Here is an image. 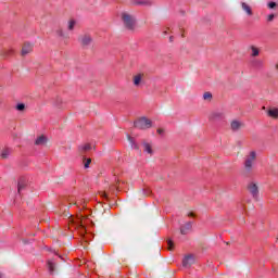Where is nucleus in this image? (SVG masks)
Segmentation results:
<instances>
[{"mask_svg": "<svg viewBox=\"0 0 278 278\" xmlns=\"http://www.w3.org/2000/svg\"><path fill=\"white\" fill-rule=\"evenodd\" d=\"M121 190V178H118L116 175L112 176V179L109 181L108 186L105 187L104 191H99L100 197L104 201H109L110 197L108 195V192H111L114 194V192H118Z\"/></svg>", "mask_w": 278, "mask_h": 278, "instance_id": "1", "label": "nucleus"}, {"mask_svg": "<svg viewBox=\"0 0 278 278\" xmlns=\"http://www.w3.org/2000/svg\"><path fill=\"white\" fill-rule=\"evenodd\" d=\"M119 16L125 29H128V31L136 29V16L134 14L123 11Z\"/></svg>", "mask_w": 278, "mask_h": 278, "instance_id": "2", "label": "nucleus"}, {"mask_svg": "<svg viewBox=\"0 0 278 278\" xmlns=\"http://www.w3.org/2000/svg\"><path fill=\"white\" fill-rule=\"evenodd\" d=\"M255 162H257V152L255 150H252L244 157L243 166L245 173H251L253 170Z\"/></svg>", "mask_w": 278, "mask_h": 278, "instance_id": "3", "label": "nucleus"}, {"mask_svg": "<svg viewBox=\"0 0 278 278\" xmlns=\"http://www.w3.org/2000/svg\"><path fill=\"white\" fill-rule=\"evenodd\" d=\"M225 118V111L222 110H216L208 114V121L211 123H224Z\"/></svg>", "mask_w": 278, "mask_h": 278, "instance_id": "4", "label": "nucleus"}, {"mask_svg": "<svg viewBox=\"0 0 278 278\" xmlns=\"http://www.w3.org/2000/svg\"><path fill=\"white\" fill-rule=\"evenodd\" d=\"M135 127L137 129H151L152 127L151 119L147 117H141L135 122Z\"/></svg>", "mask_w": 278, "mask_h": 278, "instance_id": "5", "label": "nucleus"}, {"mask_svg": "<svg viewBox=\"0 0 278 278\" xmlns=\"http://www.w3.org/2000/svg\"><path fill=\"white\" fill-rule=\"evenodd\" d=\"M248 191L250 192L254 201H260V187L257 186V184L250 182L248 185Z\"/></svg>", "mask_w": 278, "mask_h": 278, "instance_id": "6", "label": "nucleus"}, {"mask_svg": "<svg viewBox=\"0 0 278 278\" xmlns=\"http://www.w3.org/2000/svg\"><path fill=\"white\" fill-rule=\"evenodd\" d=\"M78 40L84 49H88L92 45V37L88 34L81 35Z\"/></svg>", "mask_w": 278, "mask_h": 278, "instance_id": "7", "label": "nucleus"}, {"mask_svg": "<svg viewBox=\"0 0 278 278\" xmlns=\"http://www.w3.org/2000/svg\"><path fill=\"white\" fill-rule=\"evenodd\" d=\"M65 201L68 205H77V207L81 206L83 208L86 207V200L84 199L75 200V198L70 197Z\"/></svg>", "mask_w": 278, "mask_h": 278, "instance_id": "8", "label": "nucleus"}, {"mask_svg": "<svg viewBox=\"0 0 278 278\" xmlns=\"http://www.w3.org/2000/svg\"><path fill=\"white\" fill-rule=\"evenodd\" d=\"M14 53H16V51L14 50V48H3V49L0 51V55H1V58H3L4 60H8V58L14 56Z\"/></svg>", "mask_w": 278, "mask_h": 278, "instance_id": "9", "label": "nucleus"}, {"mask_svg": "<svg viewBox=\"0 0 278 278\" xmlns=\"http://www.w3.org/2000/svg\"><path fill=\"white\" fill-rule=\"evenodd\" d=\"M194 262H195L194 255L188 254L182 260V266H184V268H190V266H192V264H194Z\"/></svg>", "mask_w": 278, "mask_h": 278, "instance_id": "10", "label": "nucleus"}, {"mask_svg": "<svg viewBox=\"0 0 278 278\" xmlns=\"http://www.w3.org/2000/svg\"><path fill=\"white\" fill-rule=\"evenodd\" d=\"M250 64L252 68H255L256 71H262V68H264V60L262 59L254 58L250 61Z\"/></svg>", "mask_w": 278, "mask_h": 278, "instance_id": "11", "label": "nucleus"}, {"mask_svg": "<svg viewBox=\"0 0 278 278\" xmlns=\"http://www.w3.org/2000/svg\"><path fill=\"white\" fill-rule=\"evenodd\" d=\"M75 223H76V227L80 231V236H84V233H86V219H84L83 217H78L76 218Z\"/></svg>", "mask_w": 278, "mask_h": 278, "instance_id": "12", "label": "nucleus"}, {"mask_svg": "<svg viewBox=\"0 0 278 278\" xmlns=\"http://www.w3.org/2000/svg\"><path fill=\"white\" fill-rule=\"evenodd\" d=\"M34 51V45L30 42H25L22 47L21 55L25 58V55H29Z\"/></svg>", "mask_w": 278, "mask_h": 278, "instance_id": "13", "label": "nucleus"}, {"mask_svg": "<svg viewBox=\"0 0 278 278\" xmlns=\"http://www.w3.org/2000/svg\"><path fill=\"white\" fill-rule=\"evenodd\" d=\"M54 34H55V36H58V38H62V40H64L65 45H66V42H68V39L71 38L68 36V34L64 33V30L60 27L54 30Z\"/></svg>", "mask_w": 278, "mask_h": 278, "instance_id": "14", "label": "nucleus"}, {"mask_svg": "<svg viewBox=\"0 0 278 278\" xmlns=\"http://www.w3.org/2000/svg\"><path fill=\"white\" fill-rule=\"evenodd\" d=\"M12 153H14V149L12 148H3L1 150V153H0V157L1 160H8V157H10V155H12Z\"/></svg>", "mask_w": 278, "mask_h": 278, "instance_id": "15", "label": "nucleus"}, {"mask_svg": "<svg viewBox=\"0 0 278 278\" xmlns=\"http://www.w3.org/2000/svg\"><path fill=\"white\" fill-rule=\"evenodd\" d=\"M192 231V222H188L185 225L180 226V233L182 236H187V233H190Z\"/></svg>", "mask_w": 278, "mask_h": 278, "instance_id": "16", "label": "nucleus"}, {"mask_svg": "<svg viewBox=\"0 0 278 278\" xmlns=\"http://www.w3.org/2000/svg\"><path fill=\"white\" fill-rule=\"evenodd\" d=\"M242 127H244V124L240 121L235 119L230 123V129L232 131H240V129H242Z\"/></svg>", "mask_w": 278, "mask_h": 278, "instance_id": "17", "label": "nucleus"}, {"mask_svg": "<svg viewBox=\"0 0 278 278\" xmlns=\"http://www.w3.org/2000/svg\"><path fill=\"white\" fill-rule=\"evenodd\" d=\"M90 149H92V147L89 143H85V144L78 147V153H79V155H81V157H85L86 152L90 151Z\"/></svg>", "mask_w": 278, "mask_h": 278, "instance_id": "18", "label": "nucleus"}, {"mask_svg": "<svg viewBox=\"0 0 278 278\" xmlns=\"http://www.w3.org/2000/svg\"><path fill=\"white\" fill-rule=\"evenodd\" d=\"M142 79H144V74H137L132 77V84L137 88L142 84Z\"/></svg>", "mask_w": 278, "mask_h": 278, "instance_id": "19", "label": "nucleus"}, {"mask_svg": "<svg viewBox=\"0 0 278 278\" xmlns=\"http://www.w3.org/2000/svg\"><path fill=\"white\" fill-rule=\"evenodd\" d=\"M142 148L144 153H148V155H153V146H151V143L143 141Z\"/></svg>", "mask_w": 278, "mask_h": 278, "instance_id": "20", "label": "nucleus"}, {"mask_svg": "<svg viewBox=\"0 0 278 278\" xmlns=\"http://www.w3.org/2000/svg\"><path fill=\"white\" fill-rule=\"evenodd\" d=\"M241 8L249 16H253V9H251V5H249L247 2H241Z\"/></svg>", "mask_w": 278, "mask_h": 278, "instance_id": "21", "label": "nucleus"}, {"mask_svg": "<svg viewBox=\"0 0 278 278\" xmlns=\"http://www.w3.org/2000/svg\"><path fill=\"white\" fill-rule=\"evenodd\" d=\"M35 144L37 147H45V144H47V137L45 135L37 137Z\"/></svg>", "mask_w": 278, "mask_h": 278, "instance_id": "22", "label": "nucleus"}, {"mask_svg": "<svg viewBox=\"0 0 278 278\" xmlns=\"http://www.w3.org/2000/svg\"><path fill=\"white\" fill-rule=\"evenodd\" d=\"M132 5H153L151 0H131Z\"/></svg>", "mask_w": 278, "mask_h": 278, "instance_id": "23", "label": "nucleus"}, {"mask_svg": "<svg viewBox=\"0 0 278 278\" xmlns=\"http://www.w3.org/2000/svg\"><path fill=\"white\" fill-rule=\"evenodd\" d=\"M251 58H257V55H260V48L255 47V46H251Z\"/></svg>", "mask_w": 278, "mask_h": 278, "instance_id": "24", "label": "nucleus"}, {"mask_svg": "<svg viewBox=\"0 0 278 278\" xmlns=\"http://www.w3.org/2000/svg\"><path fill=\"white\" fill-rule=\"evenodd\" d=\"M47 264L50 275H53V273H55V263L53 261H48Z\"/></svg>", "mask_w": 278, "mask_h": 278, "instance_id": "25", "label": "nucleus"}, {"mask_svg": "<svg viewBox=\"0 0 278 278\" xmlns=\"http://www.w3.org/2000/svg\"><path fill=\"white\" fill-rule=\"evenodd\" d=\"M268 116L271 118H278V109H269L267 112Z\"/></svg>", "mask_w": 278, "mask_h": 278, "instance_id": "26", "label": "nucleus"}, {"mask_svg": "<svg viewBox=\"0 0 278 278\" xmlns=\"http://www.w3.org/2000/svg\"><path fill=\"white\" fill-rule=\"evenodd\" d=\"M83 164L85 168H90V164H92V159H88L86 156H83Z\"/></svg>", "mask_w": 278, "mask_h": 278, "instance_id": "27", "label": "nucleus"}, {"mask_svg": "<svg viewBox=\"0 0 278 278\" xmlns=\"http://www.w3.org/2000/svg\"><path fill=\"white\" fill-rule=\"evenodd\" d=\"M75 24H76L75 20H71L68 22L67 29H70V31H73L75 29Z\"/></svg>", "mask_w": 278, "mask_h": 278, "instance_id": "28", "label": "nucleus"}, {"mask_svg": "<svg viewBox=\"0 0 278 278\" xmlns=\"http://www.w3.org/2000/svg\"><path fill=\"white\" fill-rule=\"evenodd\" d=\"M203 99L204 101H212V92L210 91L204 92Z\"/></svg>", "mask_w": 278, "mask_h": 278, "instance_id": "29", "label": "nucleus"}, {"mask_svg": "<svg viewBox=\"0 0 278 278\" xmlns=\"http://www.w3.org/2000/svg\"><path fill=\"white\" fill-rule=\"evenodd\" d=\"M25 188V182H23V180H20L17 184V192L18 194H21V190H23Z\"/></svg>", "mask_w": 278, "mask_h": 278, "instance_id": "30", "label": "nucleus"}, {"mask_svg": "<svg viewBox=\"0 0 278 278\" xmlns=\"http://www.w3.org/2000/svg\"><path fill=\"white\" fill-rule=\"evenodd\" d=\"M62 98H56L55 101H54V105L55 108H62Z\"/></svg>", "mask_w": 278, "mask_h": 278, "instance_id": "31", "label": "nucleus"}, {"mask_svg": "<svg viewBox=\"0 0 278 278\" xmlns=\"http://www.w3.org/2000/svg\"><path fill=\"white\" fill-rule=\"evenodd\" d=\"M17 112H25V104L24 103H18L16 105Z\"/></svg>", "mask_w": 278, "mask_h": 278, "instance_id": "32", "label": "nucleus"}, {"mask_svg": "<svg viewBox=\"0 0 278 278\" xmlns=\"http://www.w3.org/2000/svg\"><path fill=\"white\" fill-rule=\"evenodd\" d=\"M128 140L130 141L132 149H138V144L134 141V137L128 136Z\"/></svg>", "mask_w": 278, "mask_h": 278, "instance_id": "33", "label": "nucleus"}, {"mask_svg": "<svg viewBox=\"0 0 278 278\" xmlns=\"http://www.w3.org/2000/svg\"><path fill=\"white\" fill-rule=\"evenodd\" d=\"M167 245H168V251H173V249H175V243L170 239L167 240Z\"/></svg>", "mask_w": 278, "mask_h": 278, "instance_id": "34", "label": "nucleus"}, {"mask_svg": "<svg viewBox=\"0 0 278 278\" xmlns=\"http://www.w3.org/2000/svg\"><path fill=\"white\" fill-rule=\"evenodd\" d=\"M275 16H277L275 13H271L267 16V23H273L275 21Z\"/></svg>", "mask_w": 278, "mask_h": 278, "instance_id": "35", "label": "nucleus"}, {"mask_svg": "<svg viewBox=\"0 0 278 278\" xmlns=\"http://www.w3.org/2000/svg\"><path fill=\"white\" fill-rule=\"evenodd\" d=\"M267 7L269 10H275V8H277V2H268Z\"/></svg>", "mask_w": 278, "mask_h": 278, "instance_id": "36", "label": "nucleus"}, {"mask_svg": "<svg viewBox=\"0 0 278 278\" xmlns=\"http://www.w3.org/2000/svg\"><path fill=\"white\" fill-rule=\"evenodd\" d=\"M156 131H157V134H159L160 136H162V135L164 134V129H162V128H159Z\"/></svg>", "mask_w": 278, "mask_h": 278, "instance_id": "37", "label": "nucleus"}, {"mask_svg": "<svg viewBox=\"0 0 278 278\" xmlns=\"http://www.w3.org/2000/svg\"><path fill=\"white\" fill-rule=\"evenodd\" d=\"M188 216L189 217H194V213H189Z\"/></svg>", "mask_w": 278, "mask_h": 278, "instance_id": "38", "label": "nucleus"}, {"mask_svg": "<svg viewBox=\"0 0 278 278\" xmlns=\"http://www.w3.org/2000/svg\"><path fill=\"white\" fill-rule=\"evenodd\" d=\"M174 38H175V37L170 36V37H169V42H173Z\"/></svg>", "mask_w": 278, "mask_h": 278, "instance_id": "39", "label": "nucleus"}, {"mask_svg": "<svg viewBox=\"0 0 278 278\" xmlns=\"http://www.w3.org/2000/svg\"><path fill=\"white\" fill-rule=\"evenodd\" d=\"M275 70L278 71V64L275 65Z\"/></svg>", "mask_w": 278, "mask_h": 278, "instance_id": "40", "label": "nucleus"}, {"mask_svg": "<svg viewBox=\"0 0 278 278\" xmlns=\"http://www.w3.org/2000/svg\"><path fill=\"white\" fill-rule=\"evenodd\" d=\"M163 34H165V35L168 34V30H164Z\"/></svg>", "mask_w": 278, "mask_h": 278, "instance_id": "41", "label": "nucleus"}, {"mask_svg": "<svg viewBox=\"0 0 278 278\" xmlns=\"http://www.w3.org/2000/svg\"><path fill=\"white\" fill-rule=\"evenodd\" d=\"M0 278H3V274L0 273Z\"/></svg>", "mask_w": 278, "mask_h": 278, "instance_id": "42", "label": "nucleus"}, {"mask_svg": "<svg viewBox=\"0 0 278 278\" xmlns=\"http://www.w3.org/2000/svg\"><path fill=\"white\" fill-rule=\"evenodd\" d=\"M146 194H149V191H146Z\"/></svg>", "mask_w": 278, "mask_h": 278, "instance_id": "43", "label": "nucleus"}]
</instances>
